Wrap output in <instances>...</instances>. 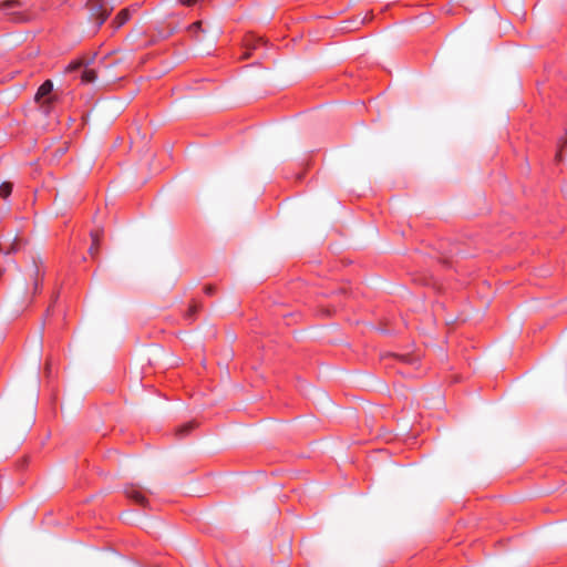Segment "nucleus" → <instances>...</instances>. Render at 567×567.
I'll use <instances>...</instances> for the list:
<instances>
[{"mask_svg":"<svg viewBox=\"0 0 567 567\" xmlns=\"http://www.w3.org/2000/svg\"><path fill=\"white\" fill-rule=\"evenodd\" d=\"M0 11L11 22L23 23L31 21L34 18V13L25 10L23 4L17 0H8L0 2Z\"/></svg>","mask_w":567,"mask_h":567,"instance_id":"f257e3e1","label":"nucleus"},{"mask_svg":"<svg viewBox=\"0 0 567 567\" xmlns=\"http://www.w3.org/2000/svg\"><path fill=\"white\" fill-rule=\"evenodd\" d=\"M86 8L90 13V20L99 29L110 17L112 8L104 0H89Z\"/></svg>","mask_w":567,"mask_h":567,"instance_id":"f03ea898","label":"nucleus"},{"mask_svg":"<svg viewBox=\"0 0 567 567\" xmlns=\"http://www.w3.org/2000/svg\"><path fill=\"white\" fill-rule=\"evenodd\" d=\"M125 495L131 501L142 505L146 506L147 498L145 497L144 493L141 491L138 486L130 485L125 488Z\"/></svg>","mask_w":567,"mask_h":567,"instance_id":"7ed1b4c3","label":"nucleus"},{"mask_svg":"<svg viewBox=\"0 0 567 567\" xmlns=\"http://www.w3.org/2000/svg\"><path fill=\"white\" fill-rule=\"evenodd\" d=\"M131 19V11L128 8L122 9L116 17L112 20L111 27L114 31L121 29Z\"/></svg>","mask_w":567,"mask_h":567,"instance_id":"20e7f679","label":"nucleus"},{"mask_svg":"<svg viewBox=\"0 0 567 567\" xmlns=\"http://www.w3.org/2000/svg\"><path fill=\"white\" fill-rule=\"evenodd\" d=\"M53 90V83L50 80L44 81L38 89V92L35 94V99H42L47 95H49Z\"/></svg>","mask_w":567,"mask_h":567,"instance_id":"39448f33","label":"nucleus"},{"mask_svg":"<svg viewBox=\"0 0 567 567\" xmlns=\"http://www.w3.org/2000/svg\"><path fill=\"white\" fill-rule=\"evenodd\" d=\"M393 358L396 361L402 362L408 365H411V367H416L419 363V359L412 354H393Z\"/></svg>","mask_w":567,"mask_h":567,"instance_id":"423d86ee","label":"nucleus"},{"mask_svg":"<svg viewBox=\"0 0 567 567\" xmlns=\"http://www.w3.org/2000/svg\"><path fill=\"white\" fill-rule=\"evenodd\" d=\"M83 83H93L96 80V72L93 69L84 68L81 74Z\"/></svg>","mask_w":567,"mask_h":567,"instance_id":"0eeeda50","label":"nucleus"},{"mask_svg":"<svg viewBox=\"0 0 567 567\" xmlns=\"http://www.w3.org/2000/svg\"><path fill=\"white\" fill-rule=\"evenodd\" d=\"M194 427L195 424L193 422H188L176 430V435L182 439L186 436Z\"/></svg>","mask_w":567,"mask_h":567,"instance_id":"6e6552de","label":"nucleus"},{"mask_svg":"<svg viewBox=\"0 0 567 567\" xmlns=\"http://www.w3.org/2000/svg\"><path fill=\"white\" fill-rule=\"evenodd\" d=\"M12 193V184L4 182L0 185V197L8 198Z\"/></svg>","mask_w":567,"mask_h":567,"instance_id":"1a4fd4ad","label":"nucleus"},{"mask_svg":"<svg viewBox=\"0 0 567 567\" xmlns=\"http://www.w3.org/2000/svg\"><path fill=\"white\" fill-rule=\"evenodd\" d=\"M198 309H199V306L197 305V302H193L189 308H188V311L185 316V319L186 320H194L195 318V315L198 312Z\"/></svg>","mask_w":567,"mask_h":567,"instance_id":"9d476101","label":"nucleus"},{"mask_svg":"<svg viewBox=\"0 0 567 567\" xmlns=\"http://www.w3.org/2000/svg\"><path fill=\"white\" fill-rule=\"evenodd\" d=\"M83 66L82 61H73L66 66V72H74L80 70Z\"/></svg>","mask_w":567,"mask_h":567,"instance_id":"9b49d317","label":"nucleus"},{"mask_svg":"<svg viewBox=\"0 0 567 567\" xmlns=\"http://www.w3.org/2000/svg\"><path fill=\"white\" fill-rule=\"evenodd\" d=\"M188 30H189L190 33L197 34L199 31H202V22L200 21H196V22L192 23L188 27Z\"/></svg>","mask_w":567,"mask_h":567,"instance_id":"f8f14e48","label":"nucleus"},{"mask_svg":"<svg viewBox=\"0 0 567 567\" xmlns=\"http://www.w3.org/2000/svg\"><path fill=\"white\" fill-rule=\"evenodd\" d=\"M199 0H178V3L186 7H192L196 4Z\"/></svg>","mask_w":567,"mask_h":567,"instance_id":"ddd939ff","label":"nucleus"},{"mask_svg":"<svg viewBox=\"0 0 567 567\" xmlns=\"http://www.w3.org/2000/svg\"><path fill=\"white\" fill-rule=\"evenodd\" d=\"M214 291H215V287H213V286H206L205 287V293L206 295L210 296V295L214 293Z\"/></svg>","mask_w":567,"mask_h":567,"instance_id":"4468645a","label":"nucleus"},{"mask_svg":"<svg viewBox=\"0 0 567 567\" xmlns=\"http://www.w3.org/2000/svg\"><path fill=\"white\" fill-rule=\"evenodd\" d=\"M94 249H96L94 246L90 247V252L93 254Z\"/></svg>","mask_w":567,"mask_h":567,"instance_id":"2eb2a0df","label":"nucleus"},{"mask_svg":"<svg viewBox=\"0 0 567 567\" xmlns=\"http://www.w3.org/2000/svg\"><path fill=\"white\" fill-rule=\"evenodd\" d=\"M38 286H39V284H38V281H35V282H34V290H35V291L38 290Z\"/></svg>","mask_w":567,"mask_h":567,"instance_id":"dca6fc26","label":"nucleus"},{"mask_svg":"<svg viewBox=\"0 0 567 567\" xmlns=\"http://www.w3.org/2000/svg\"><path fill=\"white\" fill-rule=\"evenodd\" d=\"M92 237H93V244L95 245L97 239H96V237L94 235H92Z\"/></svg>","mask_w":567,"mask_h":567,"instance_id":"f3484780","label":"nucleus"},{"mask_svg":"<svg viewBox=\"0 0 567 567\" xmlns=\"http://www.w3.org/2000/svg\"><path fill=\"white\" fill-rule=\"evenodd\" d=\"M2 274H3V268L0 267V277L2 276Z\"/></svg>","mask_w":567,"mask_h":567,"instance_id":"a211bd4d","label":"nucleus"}]
</instances>
